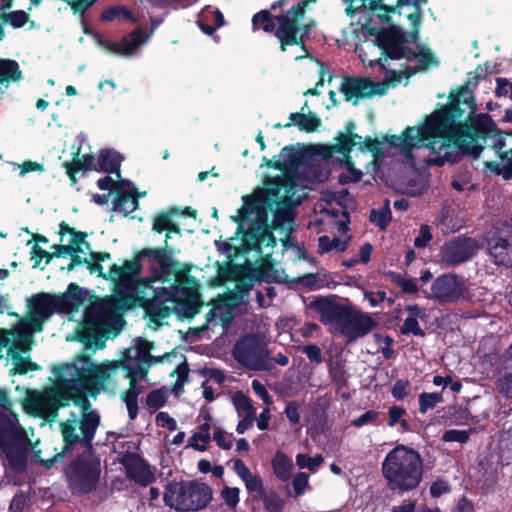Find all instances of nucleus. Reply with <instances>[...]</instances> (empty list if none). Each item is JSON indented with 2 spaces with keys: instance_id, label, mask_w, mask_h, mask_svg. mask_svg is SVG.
<instances>
[{
  "instance_id": "nucleus-1",
  "label": "nucleus",
  "mask_w": 512,
  "mask_h": 512,
  "mask_svg": "<svg viewBox=\"0 0 512 512\" xmlns=\"http://www.w3.org/2000/svg\"><path fill=\"white\" fill-rule=\"evenodd\" d=\"M449 105L436 110L422 126L407 127L401 135L386 137L387 142L410 156L414 148L427 147L437 157L436 165L453 161L456 149L478 158L485 148L493 149V142H487L488 135H494L474 118L475 98H450Z\"/></svg>"
},
{
  "instance_id": "nucleus-51",
  "label": "nucleus",
  "mask_w": 512,
  "mask_h": 512,
  "mask_svg": "<svg viewBox=\"0 0 512 512\" xmlns=\"http://www.w3.org/2000/svg\"><path fill=\"white\" fill-rule=\"evenodd\" d=\"M333 77H334L333 74L329 70L325 69L324 65L321 64V66H320V79L317 82L316 87L311 88V89H307L306 91H304L303 92V96H318L320 94V92L318 91L317 87L318 86H323L324 82L326 80L330 83L332 81Z\"/></svg>"
},
{
  "instance_id": "nucleus-56",
  "label": "nucleus",
  "mask_w": 512,
  "mask_h": 512,
  "mask_svg": "<svg viewBox=\"0 0 512 512\" xmlns=\"http://www.w3.org/2000/svg\"><path fill=\"white\" fill-rule=\"evenodd\" d=\"M432 240L430 227L426 224L420 226L419 235L414 239V245L417 248H425Z\"/></svg>"
},
{
  "instance_id": "nucleus-30",
  "label": "nucleus",
  "mask_w": 512,
  "mask_h": 512,
  "mask_svg": "<svg viewBox=\"0 0 512 512\" xmlns=\"http://www.w3.org/2000/svg\"><path fill=\"white\" fill-rule=\"evenodd\" d=\"M145 42L144 31L141 27L136 28L128 35H125L118 43L120 55L131 56L136 49Z\"/></svg>"
},
{
  "instance_id": "nucleus-9",
  "label": "nucleus",
  "mask_w": 512,
  "mask_h": 512,
  "mask_svg": "<svg viewBox=\"0 0 512 512\" xmlns=\"http://www.w3.org/2000/svg\"><path fill=\"white\" fill-rule=\"evenodd\" d=\"M212 489L197 481L169 484L164 493L166 505L178 511H198L212 500Z\"/></svg>"
},
{
  "instance_id": "nucleus-31",
  "label": "nucleus",
  "mask_w": 512,
  "mask_h": 512,
  "mask_svg": "<svg viewBox=\"0 0 512 512\" xmlns=\"http://www.w3.org/2000/svg\"><path fill=\"white\" fill-rule=\"evenodd\" d=\"M22 78V71L20 70L17 61L12 59H0V91L2 85L7 87L10 82L18 81Z\"/></svg>"
},
{
  "instance_id": "nucleus-38",
  "label": "nucleus",
  "mask_w": 512,
  "mask_h": 512,
  "mask_svg": "<svg viewBox=\"0 0 512 512\" xmlns=\"http://www.w3.org/2000/svg\"><path fill=\"white\" fill-rule=\"evenodd\" d=\"M291 121L301 130L315 131L321 124L320 120L314 115H305L303 113H292Z\"/></svg>"
},
{
  "instance_id": "nucleus-6",
  "label": "nucleus",
  "mask_w": 512,
  "mask_h": 512,
  "mask_svg": "<svg viewBox=\"0 0 512 512\" xmlns=\"http://www.w3.org/2000/svg\"><path fill=\"white\" fill-rule=\"evenodd\" d=\"M382 473L391 489L413 490L422 480L423 460L413 448L397 445L386 455Z\"/></svg>"
},
{
  "instance_id": "nucleus-26",
  "label": "nucleus",
  "mask_w": 512,
  "mask_h": 512,
  "mask_svg": "<svg viewBox=\"0 0 512 512\" xmlns=\"http://www.w3.org/2000/svg\"><path fill=\"white\" fill-rule=\"evenodd\" d=\"M487 246L488 253L495 264L509 265L512 263L510 244L507 239L494 235L488 239Z\"/></svg>"
},
{
  "instance_id": "nucleus-20",
  "label": "nucleus",
  "mask_w": 512,
  "mask_h": 512,
  "mask_svg": "<svg viewBox=\"0 0 512 512\" xmlns=\"http://www.w3.org/2000/svg\"><path fill=\"white\" fill-rule=\"evenodd\" d=\"M121 463L125 467L127 477L136 483L148 486L155 481V474L138 454L125 453Z\"/></svg>"
},
{
  "instance_id": "nucleus-41",
  "label": "nucleus",
  "mask_w": 512,
  "mask_h": 512,
  "mask_svg": "<svg viewBox=\"0 0 512 512\" xmlns=\"http://www.w3.org/2000/svg\"><path fill=\"white\" fill-rule=\"evenodd\" d=\"M0 18L4 23L11 25L14 29L22 28L29 22V15L24 10L3 13Z\"/></svg>"
},
{
  "instance_id": "nucleus-28",
  "label": "nucleus",
  "mask_w": 512,
  "mask_h": 512,
  "mask_svg": "<svg viewBox=\"0 0 512 512\" xmlns=\"http://www.w3.org/2000/svg\"><path fill=\"white\" fill-rule=\"evenodd\" d=\"M303 159V154L293 146H286L281 150L279 159L275 161L274 168L282 171H295Z\"/></svg>"
},
{
  "instance_id": "nucleus-63",
  "label": "nucleus",
  "mask_w": 512,
  "mask_h": 512,
  "mask_svg": "<svg viewBox=\"0 0 512 512\" xmlns=\"http://www.w3.org/2000/svg\"><path fill=\"white\" fill-rule=\"evenodd\" d=\"M252 389L257 395H259L262 398L263 402L266 405H271L273 403L272 398L269 395L267 389L259 380L255 379L252 381Z\"/></svg>"
},
{
  "instance_id": "nucleus-3",
  "label": "nucleus",
  "mask_w": 512,
  "mask_h": 512,
  "mask_svg": "<svg viewBox=\"0 0 512 512\" xmlns=\"http://www.w3.org/2000/svg\"><path fill=\"white\" fill-rule=\"evenodd\" d=\"M118 363L95 365L89 355L81 354L72 363L54 367L55 385L43 392L29 393L24 402L25 411L48 422L54 421L58 410L71 400L86 394L96 396L109 383Z\"/></svg>"
},
{
  "instance_id": "nucleus-44",
  "label": "nucleus",
  "mask_w": 512,
  "mask_h": 512,
  "mask_svg": "<svg viewBox=\"0 0 512 512\" xmlns=\"http://www.w3.org/2000/svg\"><path fill=\"white\" fill-rule=\"evenodd\" d=\"M210 423L208 422H204L202 425H200L199 427V432L195 433L190 441H191V445L199 450V451H204L206 450V446L205 445H199L197 442L198 441H201L202 443H207L210 441Z\"/></svg>"
},
{
  "instance_id": "nucleus-61",
  "label": "nucleus",
  "mask_w": 512,
  "mask_h": 512,
  "mask_svg": "<svg viewBox=\"0 0 512 512\" xmlns=\"http://www.w3.org/2000/svg\"><path fill=\"white\" fill-rule=\"evenodd\" d=\"M409 381L408 380H398L395 382L392 388V396L397 400H401L408 394Z\"/></svg>"
},
{
  "instance_id": "nucleus-32",
  "label": "nucleus",
  "mask_w": 512,
  "mask_h": 512,
  "mask_svg": "<svg viewBox=\"0 0 512 512\" xmlns=\"http://www.w3.org/2000/svg\"><path fill=\"white\" fill-rule=\"evenodd\" d=\"M122 157L119 153L104 150L101 151L99 157L96 159L98 170L103 172H117L119 174V167L121 163Z\"/></svg>"
},
{
  "instance_id": "nucleus-47",
  "label": "nucleus",
  "mask_w": 512,
  "mask_h": 512,
  "mask_svg": "<svg viewBox=\"0 0 512 512\" xmlns=\"http://www.w3.org/2000/svg\"><path fill=\"white\" fill-rule=\"evenodd\" d=\"M75 158L70 162L78 170H98L96 158L93 154L83 155L79 157V152L75 154Z\"/></svg>"
},
{
  "instance_id": "nucleus-55",
  "label": "nucleus",
  "mask_w": 512,
  "mask_h": 512,
  "mask_svg": "<svg viewBox=\"0 0 512 512\" xmlns=\"http://www.w3.org/2000/svg\"><path fill=\"white\" fill-rule=\"evenodd\" d=\"M495 83V96H512V81L507 78L497 77Z\"/></svg>"
},
{
  "instance_id": "nucleus-60",
  "label": "nucleus",
  "mask_w": 512,
  "mask_h": 512,
  "mask_svg": "<svg viewBox=\"0 0 512 512\" xmlns=\"http://www.w3.org/2000/svg\"><path fill=\"white\" fill-rule=\"evenodd\" d=\"M395 283L406 293H416L418 291V287L414 280L406 279L402 276L395 275L394 277Z\"/></svg>"
},
{
  "instance_id": "nucleus-25",
  "label": "nucleus",
  "mask_w": 512,
  "mask_h": 512,
  "mask_svg": "<svg viewBox=\"0 0 512 512\" xmlns=\"http://www.w3.org/2000/svg\"><path fill=\"white\" fill-rule=\"evenodd\" d=\"M114 362H120L118 363L119 367H117L115 369V372L112 374V377L109 381V383H107L105 385V387H103L101 390H107L109 387H114L115 386V382H114V376L117 374L118 370L121 368V367H124L126 370H127V378L128 379H131V377H135V380H142L146 377L147 375V368L144 366V362H139L138 360H134V359H129L127 356H125V359L124 360H114ZM110 363H113V361H106V362H103L101 365H108Z\"/></svg>"
},
{
  "instance_id": "nucleus-36",
  "label": "nucleus",
  "mask_w": 512,
  "mask_h": 512,
  "mask_svg": "<svg viewBox=\"0 0 512 512\" xmlns=\"http://www.w3.org/2000/svg\"><path fill=\"white\" fill-rule=\"evenodd\" d=\"M272 466L275 475L282 481H287L290 478V470L292 463L290 459L283 453L277 452L272 459Z\"/></svg>"
},
{
  "instance_id": "nucleus-53",
  "label": "nucleus",
  "mask_w": 512,
  "mask_h": 512,
  "mask_svg": "<svg viewBox=\"0 0 512 512\" xmlns=\"http://www.w3.org/2000/svg\"><path fill=\"white\" fill-rule=\"evenodd\" d=\"M166 403V394L162 390L151 391L146 398V404L149 408L158 409Z\"/></svg>"
},
{
  "instance_id": "nucleus-29",
  "label": "nucleus",
  "mask_w": 512,
  "mask_h": 512,
  "mask_svg": "<svg viewBox=\"0 0 512 512\" xmlns=\"http://www.w3.org/2000/svg\"><path fill=\"white\" fill-rule=\"evenodd\" d=\"M129 381V389L122 393L121 398L127 406L129 418L134 420L138 414V396L143 393V386L137 383L135 377Z\"/></svg>"
},
{
  "instance_id": "nucleus-21",
  "label": "nucleus",
  "mask_w": 512,
  "mask_h": 512,
  "mask_svg": "<svg viewBox=\"0 0 512 512\" xmlns=\"http://www.w3.org/2000/svg\"><path fill=\"white\" fill-rule=\"evenodd\" d=\"M487 142H493V150L499 156L501 163L497 161L486 162V166L504 179L512 178V149L504 150L505 138L501 134L488 135Z\"/></svg>"
},
{
  "instance_id": "nucleus-23",
  "label": "nucleus",
  "mask_w": 512,
  "mask_h": 512,
  "mask_svg": "<svg viewBox=\"0 0 512 512\" xmlns=\"http://www.w3.org/2000/svg\"><path fill=\"white\" fill-rule=\"evenodd\" d=\"M354 128V123L352 121L348 122L346 125V132L339 133V135L336 137V143L332 146V150L344 155V157L346 158L347 168L353 174V178L351 179V181L357 182L360 180L362 173L353 167V163L349 156L350 151L355 146V142L352 137V134H354Z\"/></svg>"
},
{
  "instance_id": "nucleus-46",
  "label": "nucleus",
  "mask_w": 512,
  "mask_h": 512,
  "mask_svg": "<svg viewBox=\"0 0 512 512\" xmlns=\"http://www.w3.org/2000/svg\"><path fill=\"white\" fill-rule=\"evenodd\" d=\"M324 461L322 455H316L315 457H309L306 454H298L296 457V464L300 468H307L310 471H315Z\"/></svg>"
},
{
  "instance_id": "nucleus-15",
  "label": "nucleus",
  "mask_w": 512,
  "mask_h": 512,
  "mask_svg": "<svg viewBox=\"0 0 512 512\" xmlns=\"http://www.w3.org/2000/svg\"><path fill=\"white\" fill-rule=\"evenodd\" d=\"M479 249L480 245L476 239L458 236L442 246L440 259L446 265L456 266L470 260Z\"/></svg>"
},
{
  "instance_id": "nucleus-59",
  "label": "nucleus",
  "mask_w": 512,
  "mask_h": 512,
  "mask_svg": "<svg viewBox=\"0 0 512 512\" xmlns=\"http://www.w3.org/2000/svg\"><path fill=\"white\" fill-rule=\"evenodd\" d=\"M300 349L302 350L303 353L306 354V356L311 362L317 364L322 362L321 349L317 345L309 344L301 347Z\"/></svg>"
},
{
  "instance_id": "nucleus-40",
  "label": "nucleus",
  "mask_w": 512,
  "mask_h": 512,
  "mask_svg": "<svg viewBox=\"0 0 512 512\" xmlns=\"http://www.w3.org/2000/svg\"><path fill=\"white\" fill-rule=\"evenodd\" d=\"M232 401L239 416L255 415V409L252 405L251 399L242 391L235 392L233 394Z\"/></svg>"
},
{
  "instance_id": "nucleus-2",
  "label": "nucleus",
  "mask_w": 512,
  "mask_h": 512,
  "mask_svg": "<svg viewBox=\"0 0 512 512\" xmlns=\"http://www.w3.org/2000/svg\"><path fill=\"white\" fill-rule=\"evenodd\" d=\"M266 187L256 190L252 195L243 197L244 204L233 217L238 223V231L243 229L245 223L247 231L243 234L241 245L231 242H216L218 250L226 256V263H232L240 254L255 251L258 258L267 259L272 252H265L266 248H273L276 239L268 226V211L279 218L282 211L297 205L295 200L296 181L288 175L267 178Z\"/></svg>"
},
{
  "instance_id": "nucleus-13",
  "label": "nucleus",
  "mask_w": 512,
  "mask_h": 512,
  "mask_svg": "<svg viewBox=\"0 0 512 512\" xmlns=\"http://www.w3.org/2000/svg\"><path fill=\"white\" fill-rule=\"evenodd\" d=\"M100 472V462L90 454L79 456L65 470L71 489L80 494L89 493L96 488Z\"/></svg>"
},
{
  "instance_id": "nucleus-7",
  "label": "nucleus",
  "mask_w": 512,
  "mask_h": 512,
  "mask_svg": "<svg viewBox=\"0 0 512 512\" xmlns=\"http://www.w3.org/2000/svg\"><path fill=\"white\" fill-rule=\"evenodd\" d=\"M83 402V412L80 419L72 414L71 419H67L60 423V430L65 443L62 453H58L53 459L43 461L46 467H51L53 462L63 457L64 453L71 450L72 446L76 443H82L86 447H92V440L94 438L97 427L100 423V417L96 411H89L90 402L85 398H80Z\"/></svg>"
},
{
  "instance_id": "nucleus-17",
  "label": "nucleus",
  "mask_w": 512,
  "mask_h": 512,
  "mask_svg": "<svg viewBox=\"0 0 512 512\" xmlns=\"http://www.w3.org/2000/svg\"><path fill=\"white\" fill-rule=\"evenodd\" d=\"M387 84L374 82L367 77L344 76L340 85L343 96H382Z\"/></svg>"
},
{
  "instance_id": "nucleus-42",
  "label": "nucleus",
  "mask_w": 512,
  "mask_h": 512,
  "mask_svg": "<svg viewBox=\"0 0 512 512\" xmlns=\"http://www.w3.org/2000/svg\"><path fill=\"white\" fill-rule=\"evenodd\" d=\"M318 242L320 253H326L333 249L344 251L347 247V241H342L339 238L330 239L328 236L319 237Z\"/></svg>"
},
{
  "instance_id": "nucleus-33",
  "label": "nucleus",
  "mask_w": 512,
  "mask_h": 512,
  "mask_svg": "<svg viewBox=\"0 0 512 512\" xmlns=\"http://www.w3.org/2000/svg\"><path fill=\"white\" fill-rule=\"evenodd\" d=\"M254 30L261 28L266 33H273L277 38L278 23L268 10H261L252 18Z\"/></svg>"
},
{
  "instance_id": "nucleus-18",
  "label": "nucleus",
  "mask_w": 512,
  "mask_h": 512,
  "mask_svg": "<svg viewBox=\"0 0 512 512\" xmlns=\"http://www.w3.org/2000/svg\"><path fill=\"white\" fill-rule=\"evenodd\" d=\"M488 69L489 62H485L483 65L479 64L474 71L467 73L466 82L451 90L448 96H474L479 85L483 86L482 92L488 94L493 90V81L489 77Z\"/></svg>"
},
{
  "instance_id": "nucleus-49",
  "label": "nucleus",
  "mask_w": 512,
  "mask_h": 512,
  "mask_svg": "<svg viewBox=\"0 0 512 512\" xmlns=\"http://www.w3.org/2000/svg\"><path fill=\"white\" fill-rule=\"evenodd\" d=\"M260 498L263 500L265 509L268 512H281L284 503L278 495L265 491Z\"/></svg>"
},
{
  "instance_id": "nucleus-34",
  "label": "nucleus",
  "mask_w": 512,
  "mask_h": 512,
  "mask_svg": "<svg viewBox=\"0 0 512 512\" xmlns=\"http://www.w3.org/2000/svg\"><path fill=\"white\" fill-rule=\"evenodd\" d=\"M115 19L136 23L137 19L133 13L125 6H110L105 8L101 15L102 22H112Z\"/></svg>"
},
{
  "instance_id": "nucleus-37",
  "label": "nucleus",
  "mask_w": 512,
  "mask_h": 512,
  "mask_svg": "<svg viewBox=\"0 0 512 512\" xmlns=\"http://www.w3.org/2000/svg\"><path fill=\"white\" fill-rule=\"evenodd\" d=\"M137 207L138 200L134 196L125 192L119 194L113 202V210L117 212H123L125 215L133 212L137 209Z\"/></svg>"
},
{
  "instance_id": "nucleus-5",
  "label": "nucleus",
  "mask_w": 512,
  "mask_h": 512,
  "mask_svg": "<svg viewBox=\"0 0 512 512\" xmlns=\"http://www.w3.org/2000/svg\"><path fill=\"white\" fill-rule=\"evenodd\" d=\"M310 307L319 314L320 321L329 326L331 332L342 335L347 342L364 337L377 324L368 313L329 298H317L310 303Z\"/></svg>"
},
{
  "instance_id": "nucleus-8",
  "label": "nucleus",
  "mask_w": 512,
  "mask_h": 512,
  "mask_svg": "<svg viewBox=\"0 0 512 512\" xmlns=\"http://www.w3.org/2000/svg\"><path fill=\"white\" fill-rule=\"evenodd\" d=\"M116 285V283L114 282ZM115 302L111 300H101L90 305L84 314L86 328L80 335V340L84 344V351H92L94 353L98 349L105 346L104 335L100 333V329L108 324L115 315V309H128L123 306V301L116 293L114 287Z\"/></svg>"
},
{
  "instance_id": "nucleus-43",
  "label": "nucleus",
  "mask_w": 512,
  "mask_h": 512,
  "mask_svg": "<svg viewBox=\"0 0 512 512\" xmlns=\"http://www.w3.org/2000/svg\"><path fill=\"white\" fill-rule=\"evenodd\" d=\"M59 228L61 241H63V236L69 233L72 236L69 241V244H85L87 247H89V244L85 241L87 233L76 231L74 228L69 227V225L66 222H61Z\"/></svg>"
},
{
  "instance_id": "nucleus-52",
  "label": "nucleus",
  "mask_w": 512,
  "mask_h": 512,
  "mask_svg": "<svg viewBox=\"0 0 512 512\" xmlns=\"http://www.w3.org/2000/svg\"><path fill=\"white\" fill-rule=\"evenodd\" d=\"M221 497L228 507L235 508L239 503V489L225 486L221 491Z\"/></svg>"
},
{
  "instance_id": "nucleus-19",
  "label": "nucleus",
  "mask_w": 512,
  "mask_h": 512,
  "mask_svg": "<svg viewBox=\"0 0 512 512\" xmlns=\"http://www.w3.org/2000/svg\"><path fill=\"white\" fill-rule=\"evenodd\" d=\"M344 1L348 3L346 8L347 15L353 16L359 8L365 7L368 2V8L373 13L378 10L383 11V14L378 15V17L387 23L391 22L390 14L395 13L400 7L410 5L412 2V0H358L359 5L353 6L355 0Z\"/></svg>"
},
{
  "instance_id": "nucleus-62",
  "label": "nucleus",
  "mask_w": 512,
  "mask_h": 512,
  "mask_svg": "<svg viewBox=\"0 0 512 512\" xmlns=\"http://www.w3.org/2000/svg\"><path fill=\"white\" fill-rule=\"evenodd\" d=\"M379 413L374 410H369L352 421L355 427H361L368 423H374L378 418Z\"/></svg>"
},
{
  "instance_id": "nucleus-14",
  "label": "nucleus",
  "mask_w": 512,
  "mask_h": 512,
  "mask_svg": "<svg viewBox=\"0 0 512 512\" xmlns=\"http://www.w3.org/2000/svg\"><path fill=\"white\" fill-rule=\"evenodd\" d=\"M376 42L383 55L392 60H400L406 56V53H413V50L405 45L408 43L406 32L397 25L379 30Z\"/></svg>"
},
{
  "instance_id": "nucleus-22",
  "label": "nucleus",
  "mask_w": 512,
  "mask_h": 512,
  "mask_svg": "<svg viewBox=\"0 0 512 512\" xmlns=\"http://www.w3.org/2000/svg\"><path fill=\"white\" fill-rule=\"evenodd\" d=\"M24 428L19 424L16 414L0 412V448L12 443L27 440Z\"/></svg>"
},
{
  "instance_id": "nucleus-11",
  "label": "nucleus",
  "mask_w": 512,
  "mask_h": 512,
  "mask_svg": "<svg viewBox=\"0 0 512 512\" xmlns=\"http://www.w3.org/2000/svg\"><path fill=\"white\" fill-rule=\"evenodd\" d=\"M306 12L302 15H294L293 10H286L275 16L278 23L277 39L280 42L281 51H286L287 46H299L307 52L306 41L310 38V32L316 25L313 19L301 24Z\"/></svg>"
},
{
  "instance_id": "nucleus-24",
  "label": "nucleus",
  "mask_w": 512,
  "mask_h": 512,
  "mask_svg": "<svg viewBox=\"0 0 512 512\" xmlns=\"http://www.w3.org/2000/svg\"><path fill=\"white\" fill-rule=\"evenodd\" d=\"M30 445L31 442L28 438L27 440L20 441L19 443H12L1 447L13 471L22 473L26 470Z\"/></svg>"
},
{
  "instance_id": "nucleus-10",
  "label": "nucleus",
  "mask_w": 512,
  "mask_h": 512,
  "mask_svg": "<svg viewBox=\"0 0 512 512\" xmlns=\"http://www.w3.org/2000/svg\"><path fill=\"white\" fill-rule=\"evenodd\" d=\"M234 359L243 367L252 371H271V351L266 342L256 334H248L239 339L233 347Z\"/></svg>"
},
{
  "instance_id": "nucleus-58",
  "label": "nucleus",
  "mask_w": 512,
  "mask_h": 512,
  "mask_svg": "<svg viewBox=\"0 0 512 512\" xmlns=\"http://www.w3.org/2000/svg\"><path fill=\"white\" fill-rule=\"evenodd\" d=\"M402 334L412 333L414 335L424 336L423 330L419 327L418 321L414 317H408L401 327Z\"/></svg>"
},
{
  "instance_id": "nucleus-57",
  "label": "nucleus",
  "mask_w": 512,
  "mask_h": 512,
  "mask_svg": "<svg viewBox=\"0 0 512 512\" xmlns=\"http://www.w3.org/2000/svg\"><path fill=\"white\" fill-rule=\"evenodd\" d=\"M243 481L245 482L247 490L249 492H256L258 497H260L265 492L261 478L259 476L253 475L251 473L250 477H247Z\"/></svg>"
},
{
  "instance_id": "nucleus-4",
  "label": "nucleus",
  "mask_w": 512,
  "mask_h": 512,
  "mask_svg": "<svg viewBox=\"0 0 512 512\" xmlns=\"http://www.w3.org/2000/svg\"><path fill=\"white\" fill-rule=\"evenodd\" d=\"M145 257L152 258L162 267L169 266L171 251L168 250L167 239L163 248H146L139 251L132 260H126L123 265L113 264L109 269V277L116 283V293L123 301V306L133 308L139 305L144 308L145 314L151 322L157 326L161 320L167 318L177 301L175 291L166 288H154L151 278L139 280L142 271L141 260Z\"/></svg>"
},
{
  "instance_id": "nucleus-39",
  "label": "nucleus",
  "mask_w": 512,
  "mask_h": 512,
  "mask_svg": "<svg viewBox=\"0 0 512 512\" xmlns=\"http://www.w3.org/2000/svg\"><path fill=\"white\" fill-rule=\"evenodd\" d=\"M391 210L389 207V200H385L383 208L376 210L373 209L370 212V221L376 224L381 230H385L391 221Z\"/></svg>"
},
{
  "instance_id": "nucleus-35",
  "label": "nucleus",
  "mask_w": 512,
  "mask_h": 512,
  "mask_svg": "<svg viewBox=\"0 0 512 512\" xmlns=\"http://www.w3.org/2000/svg\"><path fill=\"white\" fill-rule=\"evenodd\" d=\"M152 229L157 233L167 231V240L170 238V233L172 232L179 235L181 234V229L175 223L172 222L170 212L156 215L153 221Z\"/></svg>"
},
{
  "instance_id": "nucleus-27",
  "label": "nucleus",
  "mask_w": 512,
  "mask_h": 512,
  "mask_svg": "<svg viewBox=\"0 0 512 512\" xmlns=\"http://www.w3.org/2000/svg\"><path fill=\"white\" fill-rule=\"evenodd\" d=\"M154 348L153 342H149L147 340H138L135 348L128 349L125 352V356L129 359L138 360L139 362H144L146 365H150L152 363L161 362L163 357H155L150 354V351Z\"/></svg>"
},
{
  "instance_id": "nucleus-45",
  "label": "nucleus",
  "mask_w": 512,
  "mask_h": 512,
  "mask_svg": "<svg viewBox=\"0 0 512 512\" xmlns=\"http://www.w3.org/2000/svg\"><path fill=\"white\" fill-rule=\"evenodd\" d=\"M409 56L419 59V65L422 69H426L430 66H436L438 61L435 55L431 52L429 48L423 47L419 53H408Z\"/></svg>"
},
{
  "instance_id": "nucleus-50",
  "label": "nucleus",
  "mask_w": 512,
  "mask_h": 512,
  "mask_svg": "<svg viewBox=\"0 0 512 512\" xmlns=\"http://www.w3.org/2000/svg\"><path fill=\"white\" fill-rule=\"evenodd\" d=\"M472 431L473 429H470L469 431L456 429L448 430L443 434L442 440L445 442L466 443L469 440V436Z\"/></svg>"
},
{
  "instance_id": "nucleus-16",
  "label": "nucleus",
  "mask_w": 512,
  "mask_h": 512,
  "mask_svg": "<svg viewBox=\"0 0 512 512\" xmlns=\"http://www.w3.org/2000/svg\"><path fill=\"white\" fill-rule=\"evenodd\" d=\"M432 294L443 303H453L465 298L467 289L464 281L456 274L447 273L436 278L432 284Z\"/></svg>"
},
{
  "instance_id": "nucleus-48",
  "label": "nucleus",
  "mask_w": 512,
  "mask_h": 512,
  "mask_svg": "<svg viewBox=\"0 0 512 512\" xmlns=\"http://www.w3.org/2000/svg\"><path fill=\"white\" fill-rule=\"evenodd\" d=\"M441 401L442 396L439 393H422L419 395V410L421 413H426L428 409H433Z\"/></svg>"
},
{
  "instance_id": "nucleus-64",
  "label": "nucleus",
  "mask_w": 512,
  "mask_h": 512,
  "mask_svg": "<svg viewBox=\"0 0 512 512\" xmlns=\"http://www.w3.org/2000/svg\"><path fill=\"white\" fill-rule=\"evenodd\" d=\"M299 404L296 401H291L285 408V415L293 424L300 422V415L298 412Z\"/></svg>"
},
{
  "instance_id": "nucleus-54",
  "label": "nucleus",
  "mask_w": 512,
  "mask_h": 512,
  "mask_svg": "<svg viewBox=\"0 0 512 512\" xmlns=\"http://www.w3.org/2000/svg\"><path fill=\"white\" fill-rule=\"evenodd\" d=\"M499 392L507 398H512V372H506L497 380Z\"/></svg>"
},
{
  "instance_id": "nucleus-12",
  "label": "nucleus",
  "mask_w": 512,
  "mask_h": 512,
  "mask_svg": "<svg viewBox=\"0 0 512 512\" xmlns=\"http://www.w3.org/2000/svg\"><path fill=\"white\" fill-rule=\"evenodd\" d=\"M80 302V288L71 283L68 290L62 296H54L47 293H40L29 301L33 322L38 323V330L41 324L47 320L55 311L73 309Z\"/></svg>"
}]
</instances>
